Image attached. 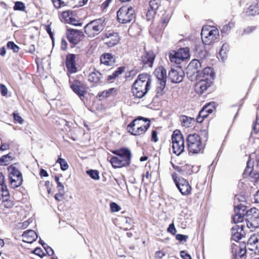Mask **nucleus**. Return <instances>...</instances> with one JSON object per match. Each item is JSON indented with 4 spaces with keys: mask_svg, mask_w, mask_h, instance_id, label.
Returning <instances> with one entry per match:
<instances>
[{
    "mask_svg": "<svg viewBox=\"0 0 259 259\" xmlns=\"http://www.w3.org/2000/svg\"><path fill=\"white\" fill-rule=\"evenodd\" d=\"M151 76L147 73L140 74L132 86L134 96L138 98L143 97L151 88Z\"/></svg>",
    "mask_w": 259,
    "mask_h": 259,
    "instance_id": "obj_1",
    "label": "nucleus"
},
{
    "mask_svg": "<svg viewBox=\"0 0 259 259\" xmlns=\"http://www.w3.org/2000/svg\"><path fill=\"white\" fill-rule=\"evenodd\" d=\"M112 153L117 155L113 156L110 160V162L114 168H120L127 166L131 163L132 153L130 150L125 148L113 150Z\"/></svg>",
    "mask_w": 259,
    "mask_h": 259,
    "instance_id": "obj_2",
    "label": "nucleus"
},
{
    "mask_svg": "<svg viewBox=\"0 0 259 259\" xmlns=\"http://www.w3.org/2000/svg\"><path fill=\"white\" fill-rule=\"evenodd\" d=\"M214 75L212 69L210 67H205L200 74L194 76V79L198 81L196 84V87L200 89V94H202L208 87H210Z\"/></svg>",
    "mask_w": 259,
    "mask_h": 259,
    "instance_id": "obj_3",
    "label": "nucleus"
},
{
    "mask_svg": "<svg viewBox=\"0 0 259 259\" xmlns=\"http://www.w3.org/2000/svg\"><path fill=\"white\" fill-rule=\"evenodd\" d=\"M106 25V19L104 17H101L86 24L84 27V31L89 37H94L104 30Z\"/></svg>",
    "mask_w": 259,
    "mask_h": 259,
    "instance_id": "obj_4",
    "label": "nucleus"
},
{
    "mask_svg": "<svg viewBox=\"0 0 259 259\" xmlns=\"http://www.w3.org/2000/svg\"><path fill=\"white\" fill-rule=\"evenodd\" d=\"M172 148L173 153L177 155L182 153L185 149V141L181 132L176 130L171 136Z\"/></svg>",
    "mask_w": 259,
    "mask_h": 259,
    "instance_id": "obj_5",
    "label": "nucleus"
},
{
    "mask_svg": "<svg viewBox=\"0 0 259 259\" xmlns=\"http://www.w3.org/2000/svg\"><path fill=\"white\" fill-rule=\"evenodd\" d=\"M187 144L189 152L193 154L198 153L203 149L201 138L196 134L188 136Z\"/></svg>",
    "mask_w": 259,
    "mask_h": 259,
    "instance_id": "obj_6",
    "label": "nucleus"
},
{
    "mask_svg": "<svg viewBox=\"0 0 259 259\" xmlns=\"http://www.w3.org/2000/svg\"><path fill=\"white\" fill-rule=\"evenodd\" d=\"M219 33V30L215 27H203L201 33L203 42L206 45H209L218 38Z\"/></svg>",
    "mask_w": 259,
    "mask_h": 259,
    "instance_id": "obj_7",
    "label": "nucleus"
},
{
    "mask_svg": "<svg viewBox=\"0 0 259 259\" xmlns=\"http://www.w3.org/2000/svg\"><path fill=\"white\" fill-rule=\"evenodd\" d=\"M134 13L132 7L123 6L117 12V21L122 24L130 23L134 17Z\"/></svg>",
    "mask_w": 259,
    "mask_h": 259,
    "instance_id": "obj_8",
    "label": "nucleus"
},
{
    "mask_svg": "<svg viewBox=\"0 0 259 259\" xmlns=\"http://www.w3.org/2000/svg\"><path fill=\"white\" fill-rule=\"evenodd\" d=\"M247 219L245 223L248 228L254 229L259 227V210L255 208H251L246 212Z\"/></svg>",
    "mask_w": 259,
    "mask_h": 259,
    "instance_id": "obj_9",
    "label": "nucleus"
},
{
    "mask_svg": "<svg viewBox=\"0 0 259 259\" xmlns=\"http://www.w3.org/2000/svg\"><path fill=\"white\" fill-rule=\"evenodd\" d=\"M202 62L197 59L192 60L187 67V74L191 80H194V76L200 74L202 71L200 69L202 67Z\"/></svg>",
    "mask_w": 259,
    "mask_h": 259,
    "instance_id": "obj_10",
    "label": "nucleus"
},
{
    "mask_svg": "<svg viewBox=\"0 0 259 259\" xmlns=\"http://www.w3.org/2000/svg\"><path fill=\"white\" fill-rule=\"evenodd\" d=\"M173 179L177 187L182 195H187L190 194L191 187L187 180L182 178H179L178 180L175 179L174 177Z\"/></svg>",
    "mask_w": 259,
    "mask_h": 259,
    "instance_id": "obj_11",
    "label": "nucleus"
},
{
    "mask_svg": "<svg viewBox=\"0 0 259 259\" xmlns=\"http://www.w3.org/2000/svg\"><path fill=\"white\" fill-rule=\"evenodd\" d=\"M155 55L152 51L145 52L141 57V64L144 68L152 67Z\"/></svg>",
    "mask_w": 259,
    "mask_h": 259,
    "instance_id": "obj_12",
    "label": "nucleus"
},
{
    "mask_svg": "<svg viewBox=\"0 0 259 259\" xmlns=\"http://www.w3.org/2000/svg\"><path fill=\"white\" fill-rule=\"evenodd\" d=\"M245 206L241 204L237 206H235L234 211L235 214L233 218V221L235 224H236L239 223H245L244 222V215L245 214Z\"/></svg>",
    "mask_w": 259,
    "mask_h": 259,
    "instance_id": "obj_13",
    "label": "nucleus"
},
{
    "mask_svg": "<svg viewBox=\"0 0 259 259\" xmlns=\"http://www.w3.org/2000/svg\"><path fill=\"white\" fill-rule=\"evenodd\" d=\"M84 35L81 31L75 29H69L67 38L73 45L77 44L83 38Z\"/></svg>",
    "mask_w": 259,
    "mask_h": 259,
    "instance_id": "obj_14",
    "label": "nucleus"
},
{
    "mask_svg": "<svg viewBox=\"0 0 259 259\" xmlns=\"http://www.w3.org/2000/svg\"><path fill=\"white\" fill-rule=\"evenodd\" d=\"M75 58L74 54H69L66 56L65 64L69 73H75L77 71Z\"/></svg>",
    "mask_w": 259,
    "mask_h": 259,
    "instance_id": "obj_15",
    "label": "nucleus"
},
{
    "mask_svg": "<svg viewBox=\"0 0 259 259\" xmlns=\"http://www.w3.org/2000/svg\"><path fill=\"white\" fill-rule=\"evenodd\" d=\"M168 76L171 82L179 83L183 79L184 72L181 69H179V70L171 69L169 72Z\"/></svg>",
    "mask_w": 259,
    "mask_h": 259,
    "instance_id": "obj_16",
    "label": "nucleus"
},
{
    "mask_svg": "<svg viewBox=\"0 0 259 259\" xmlns=\"http://www.w3.org/2000/svg\"><path fill=\"white\" fill-rule=\"evenodd\" d=\"M244 224L235 225L232 228V238L235 241H238L241 239L244 233Z\"/></svg>",
    "mask_w": 259,
    "mask_h": 259,
    "instance_id": "obj_17",
    "label": "nucleus"
},
{
    "mask_svg": "<svg viewBox=\"0 0 259 259\" xmlns=\"http://www.w3.org/2000/svg\"><path fill=\"white\" fill-rule=\"evenodd\" d=\"M104 40L108 47H112L119 42V38L117 33H107Z\"/></svg>",
    "mask_w": 259,
    "mask_h": 259,
    "instance_id": "obj_18",
    "label": "nucleus"
},
{
    "mask_svg": "<svg viewBox=\"0 0 259 259\" xmlns=\"http://www.w3.org/2000/svg\"><path fill=\"white\" fill-rule=\"evenodd\" d=\"M22 236L23 241L28 243H32L37 238V234L32 230L24 231Z\"/></svg>",
    "mask_w": 259,
    "mask_h": 259,
    "instance_id": "obj_19",
    "label": "nucleus"
},
{
    "mask_svg": "<svg viewBox=\"0 0 259 259\" xmlns=\"http://www.w3.org/2000/svg\"><path fill=\"white\" fill-rule=\"evenodd\" d=\"M149 127V124H146L144 127H135L127 125V130L129 133L134 136H140L144 134Z\"/></svg>",
    "mask_w": 259,
    "mask_h": 259,
    "instance_id": "obj_20",
    "label": "nucleus"
},
{
    "mask_svg": "<svg viewBox=\"0 0 259 259\" xmlns=\"http://www.w3.org/2000/svg\"><path fill=\"white\" fill-rule=\"evenodd\" d=\"M249 249L253 251L255 253H259V239L255 236H251L248 240Z\"/></svg>",
    "mask_w": 259,
    "mask_h": 259,
    "instance_id": "obj_21",
    "label": "nucleus"
},
{
    "mask_svg": "<svg viewBox=\"0 0 259 259\" xmlns=\"http://www.w3.org/2000/svg\"><path fill=\"white\" fill-rule=\"evenodd\" d=\"M159 6L158 0H151L149 2V9L148 10L146 16L148 19L152 17L155 14L156 10Z\"/></svg>",
    "mask_w": 259,
    "mask_h": 259,
    "instance_id": "obj_22",
    "label": "nucleus"
},
{
    "mask_svg": "<svg viewBox=\"0 0 259 259\" xmlns=\"http://www.w3.org/2000/svg\"><path fill=\"white\" fill-rule=\"evenodd\" d=\"M100 61L102 64L106 66H112L114 64L115 60L112 54L105 53L101 56Z\"/></svg>",
    "mask_w": 259,
    "mask_h": 259,
    "instance_id": "obj_23",
    "label": "nucleus"
},
{
    "mask_svg": "<svg viewBox=\"0 0 259 259\" xmlns=\"http://www.w3.org/2000/svg\"><path fill=\"white\" fill-rule=\"evenodd\" d=\"M232 249L234 259L242 258L246 253V249L244 247H241L236 244L232 245Z\"/></svg>",
    "mask_w": 259,
    "mask_h": 259,
    "instance_id": "obj_24",
    "label": "nucleus"
},
{
    "mask_svg": "<svg viewBox=\"0 0 259 259\" xmlns=\"http://www.w3.org/2000/svg\"><path fill=\"white\" fill-rule=\"evenodd\" d=\"M149 124L150 125V123L149 120L144 118V117H140L138 118L134 119L132 122H131L128 126H132L135 127H144V126H146V124Z\"/></svg>",
    "mask_w": 259,
    "mask_h": 259,
    "instance_id": "obj_25",
    "label": "nucleus"
},
{
    "mask_svg": "<svg viewBox=\"0 0 259 259\" xmlns=\"http://www.w3.org/2000/svg\"><path fill=\"white\" fill-rule=\"evenodd\" d=\"M154 74L157 78L158 81H166V71L162 66L156 68L154 71Z\"/></svg>",
    "mask_w": 259,
    "mask_h": 259,
    "instance_id": "obj_26",
    "label": "nucleus"
},
{
    "mask_svg": "<svg viewBox=\"0 0 259 259\" xmlns=\"http://www.w3.org/2000/svg\"><path fill=\"white\" fill-rule=\"evenodd\" d=\"M80 82L79 81L76 80L71 85V88L80 97H84L85 91L82 87L80 86Z\"/></svg>",
    "mask_w": 259,
    "mask_h": 259,
    "instance_id": "obj_27",
    "label": "nucleus"
},
{
    "mask_svg": "<svg viewBox=\"0 0 259 259\" xmlns=\"http://www.w3.org/2000/svg\"><path fill=\"white\" fill-rule=\"evenodd\" d=\"M102 77V75L101 73L99 71H95L89 74L88 76V80L91 82L97 84L100 82V80Z\"/></svg>",
    "mask_w": 259,
    "mask_h": 259,
    "instance_id": "obj_28",
    "label": "nucleus"
},
{
    "mask_svg": "<svg viewBox=\"0 0 259 259\" xmlns=\"http://www.w3.org/2000/svg\"><path fill=\"white\" fill-rule=\"evenodd\" d=\"M10 186L12 188L15 189L20 187L23 182L22 175L9 179Z\"/></svg>",
    "mask_w": 259,
    "mask_h": 259,
    "instance_id": "obj_29",
    "label": "nucleus"
},
{
    "mask_svg": "<svg viewBox=\"0 0 259 259\" xmlns=\"http://www.w3.org/2000/svg\"><path fill=\"white\" fill-rule=\"evenodd\" d=\"M176 53L178 56V57L180 59L181 61H184L190 56L189 49L187 47L181 48L179 49L177 52H176Z\"/></svg>",
    "mask_w": 259,
    "mask_h": 259,
    "instance_id": "obj_30",
    "label": "nucleus"
},
{
    "mask_svg": "<svg viewBox=\"0 0 259 259\" xmlns=\"http://www.w3.org/2000/svg\"><path fill=\"white\" fill-rule=\"evenodd\" d=\"M9 179L15 178L16 177L21 175L22 174L20 170L14 164L11 165L8 168Z\"/></svg>",
    "mask_w": 259,
    "mask_h": 259,
    "instance_id": "obj_31",
    "label": "nucleus"
},
{
    "mask_svg": "<svg viewBox=\"0 0 259 259\" xmlns=\"http://www.w3.org/2000/svg\"><path fill=\"white\" fill-rule=\"evenodd\" d=\"M116 94L117 90L115 88H112L99 93L98 96L100 98H106L111 96H114Z\"/></svg>",
    "mask_w": 259,
    "mask_h": 259,
    "instance_id": "obj_32",
    "label": "nucleus"
},
{
    "mask_svg": "<svg viewBox=\"0 0 259 259\" xmlns=\"http://www.w3.org/2000/svg\"><path fill=\"white\" fill-rule=\"evenodd\" d=\"M13 159V157L10 153L3 155L0 158V165H8Z\"/></svg>",
    "mask_w": 259,
    "mask_h": 259,
    "instance_id": "obj_33",
    "label": "nucleus"
},
{
    "mask_svg": "<svg viewBox=\"0 0 259 259\" xmlns=\"http://www.w3.org/2000/svg\"><path fill=\"white\" fill-rule=\"evenodd\" d=\"M208 112L206 111V108H204V107L202 108V109L201 110V111L199 112V115L196 118L197 122L198 123H202L203 121V120L207 118L208 116Z\"/></svg>",
    "mask_w": 259,
    "mask_h": 259,
    "instance_id": "obj_34",
    "label": "nucleus"
},
{
    "mask_svg": "<svg viewBox=\"0 0 259 259\" xmlns=\"http://www.w3.org/2000/svg\"><path fill=\"white\" fill-rule=\"evenodd\" d=\"M176 53V51H172L169 53V59L171 63L179 64L182 62Z\"/></svg>",
    "mask_w": 259,
    "mask_h": 259,
    "instance_id": "obj_35",
    "label": "nucleus"
},
{
    "mask_svg": "<svg viewBox=\"0 0 259 259\" xmlns=\"http://www.w3.org/2000/svg\"><path fill=\"white\" fill-rule=\"evenodd\" d=\"M182 125L185 127H189L193 121V119L187 116H183L181 118Z\"/></svg>",
    "mask_w": 259,
    "mask_h": 259,
    "instance_id": "obj_36",
    "label": "nucleus"
},
{
    "mask_svg": "<svg viewBox=\"0 0 259 259\" xmlns=\"http://www.w3.org/2000/svg\"><path fill=\"white\" fill-rule=\"evenodd\" d=\"M165 84L166 81H160L158 82V85L155 90L157 96H160L162 94Z\"/></svg>",
    "mask_w": 259,
    "mask_h": 259,
    "instance_id": "obj_37",
    "label": "nucleus"
},
{
    "mask_svg": "<svg viewBox=\"0 0 259 259\" xmlns=\"http://www.w3.org/2000/svg\"><path fill=\"white\" fill-rule=\"evenodd\" d=\"M248 16H255L259 14V10L257 7L255 6H251L246 11Z\"/></svg>",
    "mask_w": 259,
    "mask_h": 259,
    "instance_id": "obj_38",
    "label": "nucleus"
},
{
    "mask_svg": "<svg viewBox=\"0 0 259 259\" xmlns=\"http://www.w3.org/2000/svg\"><path fill=\"white\" fill-rule=\"evenodd\" d=\"M253 164L251 162V160H249L247 163V166L244 170V174L252 176Z\"/></svg>",
    "mask_w": 259,
    "mask_h": 259,
    "instance_id": "obj_39",
    "label": "nucleus"
},
{
    "mask_svg": "<svg viewBox=\"0 0 259 259\" xmlns=\"http://www.w3.org/2000/svg\"><path fill=\"white\" fill-rule=\"evenodd\" d=\"M87 173L88 175H89L91 178L94 180H99V172L97 170H89L87 171Z\"/></svg>",
    "mask_w": 259,
    "mask_h": 259,
    "instance_id": "obj_40",
    "label": "nucleus"
},
{
    "mask_svg": "<svg viewBox=\"0 0 259 259\" xmlns=\"http://www.w3.org/2000/svg\"><path fill=\"white\" fill-rule=\"evenodd\" d=\"M60 164L61 168L63 170H66L68 168V165L64 159L59 158L57 161Z\"/></svg>",
    "mask_w": 259,
    "mask_h": 259,
    "instance_id": "obj_41",
    "label": "nucleus"
},
{
    "mask_svg": "<svg viewBox=\"0 0 259 259\" xmlns=\"http://www.w3.org/2000/svg\"><path fill=\"white\" fill-rule=\"evenodd\" d=\"M234 26V23L230 22L228 24L224 25L221 29V32L223 33H228L230 29Z\"/></svg>",
    "mask_w": 259,
    "mask_h": 259,
    "instance_id": "obj_42",
    "label": "nucleus"
},
{
    "mask_svg": "<svg viewBox=\"0 0 259 259\" xmlns=\"http://www.w3.org/2000/svg\"><path fill=\"white\" fill-rule=\"evenodd\" d=\"M15 10H18L23 11L25 9V6L24 4L21 2H16L14 7Z\"/></svg>",
    "mask_w": 259,
    "mask_h": 259,
    "instance_id": "obj_43",
    "label": "nucleus"
},
{
    "mask_svg": "<svg viewBox=\"0 0 259 259\" xmlns=\"http://www.w3.org/2000/svg\"><path fill=\"white\" fill-rule=\"evenodd\" d=\"M7 46L8 48L12 50L15 53L18 52L19 50V47L13 41H9Z\"/></svg>",
    "mask_w": 259,
    "mask_h": 259,
    "instance_id": "obj_44",
    "label": "nucleus"
},
{
    "mask_svg": "<svg viewBox=\"0 0 259 259\" xmlns=\"http://www.w3.org/2000/svg\"><path fill=\"white\" fill-rule=\"evenodd\" d=\"M215 103H209L208 104L205 105L204 108H206V111L208 112V114H209L211 113L213 111Z\"/></svg>",
    "mask_w": 259,
    "mask_h": 259,
    "instance_id": "obj_45",
    "label": "nucleus"
},
{
    "mask_svg": "<svg viewBox=\"0 0 259 259\" xmlns=\"http://www.w3.org/2000/svg\"><path fill=\"white\" fill-rule=\"evenodd\" d=\"M110 207L112 212H118L121 209L120 207L115 202H111Z\"/></svg>",
    "mask_w": 259,
    "mask_h": 259,
    "instance_id": "obj_46",
    "label": "nucleus"
},
{
    "mask_svg": "<svg viewBox=\"0 0 259 259\" xmlns=\"http://www.w3.org/2000/svg\"><path fill=\"white\" fill-rule=\"evenodd\" d=\"M0 189L1 190V191L2 192V193H1V194L3 197H7L9 195V192L8 191V189L7 188V186L6 185H3V186L0 187Z\"/></svg>",
    "mask_w": 259,
    "mask_h": 259,
    "instance_id": "obj_47",
    "label": "nucleus"
},
{
    "mask_svg": "<svg viewBox=\"0 0 259 259\" xmlns=\"http://www.w3.org/2000/svg\"><path fill=\"white\" fill-rule=\"evenodd\" d=\"M229 50V45L227 44H224L223 45L221 50L219 52V55L222 56L223 55H225L226 52Z\"/></svg>",
    "mask_w": 259,
    "mask_h": 259,
    "instance_id": "obj_48",
    "label": "nucleus"
},
{
    "mask_svg": "<svg viewBox=\"0 0 259 259\" xmlns=\"http://www.w3.org/2000/svg\"><path fill=\"white\" fill-rule=\"evenodd\" d=\"M2 205L5 207L11 208L13 206L14 204L12 201L8 200L7 199H6V200H3Z\"/></svg>",
    "mask_w": 259,
    "mask_h": 259,
    "instance_id": "obj_49",
    "label": "nucleus"
},
{
    "mask_svg": "<svg viewBox=\"0 0 259 259\" xmlns=\"http://www.w3.org/2000/svg\"><path fill=\"white\" fill-rule=\"evenodd\" d=\"M198 55L201 60L205 59L209 56V53L206 50L200 51Z\"/></svg>",
    "mask_w": 259,
    "mask_h": 259,
    "instance_id": "obj_50",
    "label": "nucleus"
},
{
    "mask_svg": "<svg viewBox=\"0 0 259 259\" xmlns=\"http://www.w3.org/2000/svg\"><path fill=\"white\" fill-rule=\"evenodd\" d=\"M176 239L180 241H186L188 238V236L178 234L176 236Z\"/></svg>",
    "mask_w": 259,
    "mask_h": 259,
    "instance_id": "obj_51",
    "label": "nucleus"
},
{
    "mask_svg": "<svg viewBox=\"0 0 259 259\" xmlns=\"http://www.w3.org/2000/svg\"><path fill=\"white\" fill-rule=\"evenodd\" d=\"M65 192H59L55 195V198L58 201H61L64 197Z\"/></svg>",
    "mask_w": 259,
    "mask_h": 259,
    "instance_id": "obj_52",
    "label": "nucleus"
},
{
    "mask_svg": "<svg viewBox=\"0 0 259 259\" xmlns=\"http://www.w3.org/2000/svg\"><path fill=\"white\" fill-rule=\"evenodd\" d=\"M0 92L2 96H5L8 93L7 88L4 84H0Z\"/></svg>",
    "mask_w": 259,
    "mask_h": 259,
    "instance_id": "obj_53",
    "label": "nucleus"
},
{
    "mask_svg": "<svg viewBox=\"0 0 259 259\" xmlns=\"http://www.w3.org/2000/svg\"><path fill=\"white\" fill-rule=\"evenodd\" d=\"M249 158L250 159H253L254 158H255V161L257 164V165H259V151L255 152L254 153L251 154Z\"/></svg>",
    "mask_w": 259,
    "mask_h": 259,
    "instance_id": "obj_54",
    "label": "nucleus"
},
{
    "mask_svg": "<svg viewBox=\"0 0 259 259\" xmlns=\"http://www.w3.org/2000/svg\"><path fill=\"white\" fill-rule=\"evenodd\" d=\"M180 255L183 259H192L191 255L188 254L185 250L181 251Z\"/></svg>",
    "mask_w": 259,
    "mask_h": 259,
    "instance_id": "obj_55",
    "label": "nucleus"
},
{
    "mask_svg": "<svg viewBox=\"0 0 259 259\" xmlns=\"http://www.w3.org/2000/svg\"><path fill=\"white\" fill-rule=\"evenodd\" d=\"M167 231L172 234L174 235L176 233L177 231L175 227V225L173 223L170 224L169 225L168 228H167Z\"/></svg>",
    "mask_w": 259,
    "mask_h": 259,
    "instance_id": "obj_56",
    "label": "nucleus"
},
{
    "mask_svg": "<svg viewBox=\"0 0 259 259\" xmlns=\"http://www.w3.org/2000/svg\"><path fill=\"white\" fill-rule=\"evenodd\" d=\"M252 128L254 133H259V119H257L256 120L255 122L253 125Z\"/></svg>",
    "mask_w": 259,
    "mask_h": 259,
    "instance_id": "obj_57",
    "label": "nucleus"
},
{
    "mask_svg": "<svg viewBox=\"0 0 259 259\" xmlns=\"http://www.w3.org/2000/svg\"><path fill=\"white\" fill-rule=\"evenodd\" d=\"M151 140L155 142H157L158 140L157 137V132L155 130L152 132Z\"/></svg>",
    "mask_w": 259,
    "mask_h": 259,
    "instance_id": "obj_58",
    "label": "nucleus"
},
{
    "mask_svg": "<svg viewBox=\"0 0 259 259\" xmlns=\"http://www.w3.org/2000/svg\"><path fill=\"white\" fill-rule=\"evenodd\" d=\"M54 6L58 9L61 7L62 4L63 3L61 0H52Z\"/></svg>",
    "mask_w": 259,
    "mask_h": 259,
    "instance_id": "obj_59",
    "label": "nucleus"
},
{
    "mask_svg": "<svg viewBox=\"0 0 259 259\" xmlns=\"http://www.w3.org/2000/svg\"><path fill=\"white\" fill-rule=\"evenodd\" d=\"M14 120L19 123H22L23 121V119L18 114L14 113Z\"/></svg>",
    "mask_w": 259,
    "mask_h": 259,
    "instance_id": "obj_60",
    "label": "nucleus"
},
{
    "mask_svg": "<svg viewBox=\"0 0 259 259\" xmlns=\"http://www.w3.org/2000/svg\"><path fill=\"white\" fill-rule=\"evenodd\" d=\"M10 146L9 144L7 143H2L1 147H0V151H5L7 149H9Z\"/></svg>",
    "mask_w": 259,
    "mask_h": 259,
    "instance_id": "obj_61",
    "label": "nucleus"
},
{
    "mask_svg": "<svg viewBox=\"0 0 259 259\" xmlns=\"http://www.w3.org/2000/svg\"><path fill=\"white\" fill-rule=\"evenodd\" d=\"M165 255V253L161 251H158L156 252L155 256L156 258L158 259H161L163 256Z\"/></svg>",
    "mask_w": 259,
    "mask_h": 259,
    "instance_id": "obj_62",
    "label": "nucleus"
},
{
    "mask_svg": "<svg viewBox=\"0 0 259 259\" xmlns=\"http://www.w3.org/2000/svg\"><path fill=\"white\" fill-rule=\"evenodd\" d=\"M169 19H170V17L169 15H166L165 17L163 15V17H162V19H161L162 23L167 24L168 23Z\"/></svg>",
    "mask_w": 259,
    "mask_h": 259,
    "instance_id": "obj_63",
    "label": "nucleus"
},
{
    "mask_svg": "<svg viewBox=\"0 0 259 259\" xmlns=\"http://www.w3.org/2000/svg\"><path fill=\"white\" fill-rule=\"evenodd\" d=\"M57 187L59 192H65L64 187L61 182H58Z\"/></svg>",
    "mask_w": 259,
    "mask_h": 259,
    "instance_id": "obj_64",
    "label": "nucleus"
}]
</instances>
